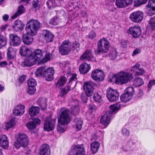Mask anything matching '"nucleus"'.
Returning a JSON list of instances; mask_svg holds the SVG:
<instances>
[{
    "instance_id": "nucleus-1",
    "label": "nucleus",
    "mask_w": 155,
    "mask_h": 155,
    "mask_svg": "<svg viewBox=\"0 0 155 155\" xmlns=\"http://www.w3.org/2000/svg\"><path fill=\"white\" fill-rule=\"evenodd\" d=\"M115 82L117 84H125L130 81L133 78V76L131 73L127 72L121 71L114 75Z\"/></svg>"
},
{
    "instance_id": "nucleus-2",
    "label": "nucleus",
    "mask_w": 155,
    "mask_h": 155,
    "mask_svg": "<svg viewBox=\"0 0 155 155\" xmlns=\"http://www.w3.org/2000/svg\"><path fill=\"white\" fill-rule=\"evenodd\" d=\"M40 27V22L37 20L31 19L27 23L25 30L26 32H30L32 35H35Z\"/></svg>"
},
{
    "instance_id": "nucleus-3",
    "label": "nucleus",
    "mask_w": 155,
    "mask_h": 155,
    "mask_svg": "<svg viewBox=\"0 0 155 155\" xmlns=\"http://www.w3.org/2000/svg\"><path fill=\"white\" fill-rule=\"evenodd\" d=\"M29 139L28 136L25 134H19L16 141L14 143V146L17 149L21 147H26L29 143Z\"/></svg>"
},
{
    "instance_id": "nucleus-4",
    "label": "nucleus",
    "mask_w": 155,
    "mask_h": 155,
    "mask_svg": "<svg viewBox=\"0 0 155 155\" xmlns=\"http://www.w3.org/2000/svg\"><path fill=\"white\" fill-rule=\"evenodd\" d=\"M97 49L95 51L96 54H102L107 52V40L105 38L100 39L97 43Z\"/></svg>"
},
{
    "instance_id": "nucleus-5",
    "label": "nucleus",
    "mask_w": 155,
    "mask_h": 155,
    "mask_svg": "<svg viewBox=\"0 0 155 155\" xmlns=\"http://www.w3.org/2000/svg\"><path fill=\"white\" fill-rule=\"evenodd\" d=\"M61 114L58 121L68 124L70 121L69 110L66 108L63 107L61 109Z\"/></svg>"
},
{
    "instance_id": "nucleus-6",
    "label": "nucleus",
    "mask_w": 155,
    "mask_h": 155,
    "mask_svg": "<svg viewBox=\"0 0 155 155\" xmlns=\"http://www.w3.org/2000/svg\"><path fill=\"white\" fill-rule=\"evenodd\" d=\"M71 47V42L68 40H65L59 47V52L62 55L67 54L70 51Z\"/></svg>"
},
{
    "instance_id": "nucleus-7",
    "label": "nucleus",
    "mask_w": 155,
    "mask_h": 155,
    "mask_svg": "<svg viewBox=\"0 0 155 155\" xmlns=\"http://www.w3.org/2000/svg\"><path fill=\"white\" fill-rule=\"evenodd\" d=\"M91 77L93 80L98 82L101 81L104 79V75L102 70L97 69L92 71Z\"/></svg>"
},
{
    "instance_id": "nucleus-8",
    "label": "nucleus",
    "mask_w": 155,
    "mask_h": 155,
    "mask_svg": "<svg viewBox=\"0 0 155 155\" xmlns=\"http://www.w3.org/2000/svg\"><path fill=\"white\" fill-rule=\"evenodd\" d=\"M70 154L71 155H84L85 150L84 145L81 144L72 147Z\"/></svg>"
},
{
    "instance_id": "nucleus-9",
    "label": "nucleus",
    "mask_w": 155,
    "mask_h": 155,
    "mask_svg": "<svg viewBox=\"0 0 155 155\" xmlns=\"http://www.w3.org/2000/svg\"><path fill=\"white\" fill-rule=\"evenodd\" d=\"M119 97L118 93L115 90L110 87L107 89V98L110 101L114 102L118 99Z\"/></svg>"
},
{
    "instance_id": "nucleus-10",
    "label": "nucleus",
    "mask_w": 155,
    "mask_h": 155,
    "mask_svg": "<svg viewBox=\"0 0 155 155\" xmlns=\"http://www.w3.org/2000/svg\"><path fill=\"white\" fill-rule=\"evenodd\" d=\"M143 14L140 11L135 12L131 13L130 16L131 21L135 23H139L143 19Z\"/></svg>"
},
{
    "instance_id": "nucleus-11",
    "label": "nucleus",
    "mask_w": 155,
    "mask_h": 155,
    "mask_svg": "<svg viewBox=\"0 0 155 155\" xmlns=\"http://www.w3.org/2000/svg\"><path fill=\"white\" fill-rule=\"evenodd\" d=\"M128 30L129 33L135 38H138L141 34L142 30L139 26H134L130 27Z\"/></svg>"
},
{
    "instance_id": "nucleus-12",
    "label": "nucleus",
    "mask_w": 155,
    "mask_h": 155,
    "mask_svg": "<svg viewBox=\"0 0 155 155\" xmlns=\"http://www.w3.org/2000/svg\"><path fill=\"white\" fill-rule=\"evenodd\" d=\"M55 119H51L50 117L46 118L45 122L44 129L47 131H50L53 130L54 127Z\"/></svg>"
},
{
    "instance_id": "nucleus-13",
    "label": "nucleus",
    "mask_w": 155,
    "mask_h": 155,
    "mask_svg": "<svg viewBox=\"0 0 155 155\" xmlns=\"http://www.w3.org/2000/svg\"><path fill=\"white\" fill-rule=\"evenodd\" d=\"M10 44L13 46H19L20 44L21 40L20 38L15 34H12L9 35Z\"/></svg>"
},
{
    "instance_id": "nucleus-14",
    "label": "nucleus",
    "mask_w": 155,
    "mask_h": 155,
    "mask_svg": "<svg viewBox=\"0 0 155 155\" xmlns=\"http://www.w3.org/2000/svg\"><path fill=\"white\" fill-rule=\"evenodd\" d=\"M83 89L87 96H91L94 91V88L92 84L90 82H86L83 84Z\"/></svg>"
},
{
    "instance_id": "nucleus-15",
    "label": "nucleus",
    "mask_w": 155,
    "mask_h": 155,
    "mask_svg": "<svg viewBox=\"0 0 155 155\" xmlns=\"http://www.w3.org/2000/svg\"><path fill=\"white\" fill-rule=\"evenodd\" d=\"M54 71L52 68H49L46 70H45L44 72V76L45 77L46 81H50L54 78Z\"/></svg>"
},
{
    "instance_id": "nucleus-16",
    "label": "nucleus",
    "mask_w": 155,
    "mask_h": 155,
    "mask_svg": "<svg viewBox=\"0 0 155 155\" xmlns=\"http://www.w3.org/2000/svg\"><path fill=\"white\" fill-rule=\"evenodd\" d=\"M50 150L48 145L44 144L40 147L39 155H50Z\"/></svg>"
},
{
    "instance_id": "nucleus-17",
    "label": "nucleus",
    "mask_w": 155,
    "mask_h": 155,
    "mask_svg": "<svg viewBox=\"0 0 155 155\" xmlns=\"http://www.w3.org/2000/svg\"><path fill=\"white\" fill-rule=\"evenodd\" d=\"M34 35H32L30 32H27V33L23 36V42L25 45H29L32 42L33 40L32 36Z\"/></svg>"
},
{
    "instance_id": "nucleus-18",
    "label": "nucleus",
    "mask_w": 155,
    "mask_h": 155,
    "mask_svg": "<svg viewBox=\"0 0 155 155\" xmlns=\"http://www.w3.org/2000/svg\"><path fill=\"white\" fill-rule=\"evenodd\" d=\"M25 107L23 105L16 106L13 110V114L16 116L22 115L25 112Z\"/></svg>"
},
{
    "instance_id": "nucleus-19",
    "label": "nucleus",
    "mask_w": 155,
    "mask_h": 155,
    "mask_svg": "<svg viewBox=\"0 0 155 155\" xmlns=\"http://www.w3.org/2000/svg\"><path fill=\"white\" fill-rule=\"evenodd\" d=\"M43 35L47 42H50L53 41V40L54 38V35L50 31L47 30H43Z\"/></svg>"
},
{
    "instance_id": "nucleus-20",
    "label": "nucleus",
    "mask_w": 155,
    "mask_h": 155,
    "mask_svg": "<svg viewBox=\"0 0 155 155\" xmlns=\"http://www.w3.org/2000/svg\"><path fill=\"white\" fill-rule=\"evenodd\" d=\"M93 57L92 51L91 50L87 49L81 56L80 59L83 61H90Z\"/></svg>"
},
{
    "instance_id": "nucleus-21",
    "label": "nucleus",
    "mask_w": 155,
    "mask_h": 155,
    "mask_svg": "<svg viewBox=\"0 0 155 155\" xmlns=\"http://www.w3.org/2000/svg\"><path fill=\"white\" fill-rule=\"evenodd\" d=\"M109 43L107 41V50L108 51V56L111 59L115 58L117 55V53L115 48L110 47Z\"/></svg>"
},
{
    "instance_id": "nucleus-22",
    "label": "nucleus",
    "mask_w": 155,
    "mask_h": 155,
    "mask_svg": "<svg viewBox=\"0 0 155 155\" xmlns=\"http://www.w3.org/2000/svg\"><path fill=\"white\" fill-rule=\"evenodd\" d=\"M9 142L8 138L4 135L0 137V146L3 148L6 149L8 147Z\"/></svg>"
},
{
    "instance_id": "nucleus-23",
    "label": "nucleus",
    "mask_w": 155,
    "mask_h": 155,
    "mask_svg": "<svg viewBox=\"0 0 155 155\" xmlns=\"http://www.w3.org/2000/svg\"><path fill=\"white\" fill-rule=\"evenodd\" d=\"M41 120L36 118L32 120V121L29 122L27 124V127L28 129L32 130L35 128L36 125H39L40 123Z\"/></svg>"
},
{
    "instance_id": "nucleus-24",
    "label": "nucleus",
    "mask_w": 155,
    "mask_h": 155,
    "mask_svg": "<svg viewBox=\"0 0 155 155\" xmlns=\"http://www.w3.org/2000/svg\"><path fill=\"white\" fill-rule=\"evenodd\" d=\"M90 65L86 63H84L79 67V70L81 73L84 74L87 73L91 69Z\"/></svg>"
},
{
    "instance_id": "nucleus-25",
    "label": "nucleus",
    "mask_w": 155,
    "mask_h": 155,
    "mask_svg": "<svg viewBox=\"0 0 155 155\" xmlns=\"http://www.w3.org/2000/svg\"><path fill=\"white\" fill-rule=\"evenodd\" d=\"M73 106L71 108V113L73 114L76 115L79 111L78 107V103L77 101H75L72 103Z\"/></svg>"
},
{
    "instance_id": "nucleus-26",
    "label": "nucleus",
    "mask_w": 155,
    "mask_h": 155,
    "mask_svg": "<svg viewBox=\"0 0 155 155\" xmlns=\"http://www.w3.org/2000/svg\"><path fill=\"white\" fill-rule=\"evenodd\" d=\"M39 107L32 106L29 109V114L31 117L36 116L39 114Z\"/></svg>"
},
{
    "instance_id": "nucleus-27",
    "label": "nucleus",
    "mask_w": 155,
    "mask_h": 155,
    "mask_svg": "<svg viewBox=\"0 0 155 155\" xmlns=\"http://www.w3.org/2000/svg\"><path fill=\"white\" fill-rule=\"evenodd\" d=\"M24 27V25L23 23L20 20H17L15 21L13 25L12 26V27L14 30L16 31L19 30H22Z\"/></svg>"
},
{
    "instance_id": "nucleus-28",
    "label": "nucleus",
    "mask_w": 155,
    "mask_h": 155,
    "mask_svg": "<svg viewBox=\"0 0 155 155\" xmlns=\"http://www.w3.org/2000/svg\"><path fill=\"white\" fill-rule=\"evenodd\" d=\"M47 100L45 98L40 97L37 101V104L42 110H44L47 107Z\"/></svg>"
},
{
    "instance_id": "nucleus-29",
    "label": "nucleus",
    "mask_w": 155,
    "mask_h": 155,
    "mask_svg": "<svg viewBox=\"0 0 155 155\" xmlns=\"http://www.w3.org/2000/svg\"><path fill=\"white\" fill-rule=\"evenodd\" d=\"M148 5L150 8L149 12V15H154L155 14V0H149Z\"/></svg>"
},
{
    "instance_id": "nucleus-30",
    "label": "nucleus",
    "mask_w": 155,
    "mask_h": 155,
    "mask_svg": "<svg viewBox=\"0 0 155 155\" xmlns=\"http://www.w3.org/2000/svg\"><path fill=\"white\" fill-rule=\"evenodd\" d=\"M16 51V49L9 47L8 49L7 53L8 58L9 59L14 58L15 56Z\"/></svg>"
},
{
    "instance_id": "nucleus-31",
    "label": "nucleus",
    "mask_w": 155,
    "mask_h": 155,
    "mask_svg": "<svg viewBox=\"0 0 155 155\" xmlns=\"http://www.w3.org/2000/svg\"><path fill=\"white\" fill-rule=\"evenodd\" d=\"M20 53L23 56H28L31 54V51L26 46H23L20 48Z\"/></svg>"
},
{
    "instance_id": "nucleus-32",
    "label": "nucleus",
    "mask_w": 155,
    "mask_h": 155,
    "mask_svg": "<svg viewBox=\"0 0 155 155\" xmlns=\"http://www.w3.org/2000/svg\"><path fill=\"white\" fill-rule=\"evenodd\" d=\"M58 122V125L57 126V130L60 133H63L65 131L67 128L66 125L68 124L62 122L61 121Z\"/></svg>"
},
{
    "instance_id": "nucleus-33",
    "label": "nucleus",
    "mask_w": 155,
    "mask_h": 155,
    "mask_svg": "<svg viewBox=\"0 0 155 155\" xmlns=\"http://www.w3.org/2000/svg\"><path fill=\"white\" fill-rule=\"evenodd\" d=\"M100 145L99 143L97 142H93L91 144V149L92 153H95L97 152Z\"/></svg>"
},
{
    "instance_id": "nucleus-34",
    "label": "nucleus",
    "mask_w": 155,
    "mask_h": 155,
    "mask_svg": "<svg viewBox=\"0 0 155 155\" xmlns=\"http://www.w3.org/2000/svg\"><path fill=\"white\" fill-rule=\"evenodd\" d=\"M52 57V54L49 52H46L45 56L41 59L39 62V64H41L48 61Z\"/></svg>"
},
{
    "instance_id": "nucleus-35",
    "label": "nucleus",
    "mask_w": 155,
    "mask_h": 155,
    "mask_svg": "<svg viewBox=\"0 0 155 155\" xmlns=\"http://www.w3.org/2000/svg\"><path fill=\"white\" fill-rule=\"evenodd\" d=\"M31 54L35 57L39 61L38 64H39V62L41 60V58L43 55V54L41 51L39 49H37L32 53L31 52Z\"/></svg>"
},
{
    "instance_id": "nucleus-36",
    "label": "nucleus",
    "mask_w": 155,
    "mask_h": 155,
    "mask_svg": "<svg viewBox=\"0 0 155 155\" xmlns=\"http://www.w3.org/2000/svg\"><path fill=\"white\" fill-rule=\"evenodd\" d=\"M147 27L151 31L155 30V16L153 18H151L148 21Z\"/></svg>"
},
{
    "instance_id": "nucleus-37",
    "label": "nucleus",
    "mask_w": 155,
    "mask_h": 155,
    "mask_svg": "<svg viewBox=\"0 0 155 155\" xmlns=\"http://www.w3.org/2000/svg\"><path fill=\"white\" fill-rule=\"evenodd\" d=\"M25 9L23 6L21 5L20 6L18 9L17 11L15 13L12 15V19H14L18 16L21 15L22 13L25 12Z\"/></svg>"
},
{
    "instance_id": "nucleus-38",
    "label": "nucleus",
    "mask_w": 155,
    "mask_h": 155,
    "mask_svg": "<svg viewBox=\"0 0 155 155\" xmlns=\"http://www.w3.org/2000/svg\"><path fill=\"white\" fill-rule=\"evenodd\" d=\"M132 97V96L130 94L124 93L120 96V99L122 102L125 103L130 101Z\"/></svg>"
},
{
    "instance_id": "nucleus-39",
    "label": "nucleus",
    "mask_w": 155,
    "mask_h": 155,
    "mask_svg": "<svg viewBox=\"0 0 155 155\" xmlns=\"http://www.w3.org/2000/svg\"><path fill=\"white\" fill-rule=\"evenodd\" d=\"M144 84V81L141 78L137 77H135L133 81V85L135 87H139Z\"/></svg>"
},
{
    "instance_id": "nucleus-40",
    "label": "nucleus",
    "mask_w": 155,
    "mask_h": 155,
    "mask_svg": "<svg viewBox=\"0 0 155 155\" xmlns=\"http://www.w3.org/2000/svg\"><path fill=\"white\" fill-rule=\"evenodd\" d=\"M58 0H48L46 4L49 9L56 7L58 6L57 2Z\"/></svg>"
},
{
    "instance_id": "nucleus-41",
    "label": "nucleus",
    "mask_w": 155,
    "mask_h": 155,
    "mask_svg": "<svg viewBox=\"0 0 155 155\" xmlns=\"http://www.w3.org/2000/svg\"><path fill=\"white\" fill-rule=\"evenodd\" d=\"M80 2H74L70 3L68 5V9L69 11H72L73 9H75L77 8H80L79 5H80Z\"/></svg>"
},
{
    "instance_id": "nucleus-42",
    "label": "nucleus",
    "mask_w": 155,
    "mask_h": 155,
    "mask_svg": "<svg viewBox=\"0 0 155 155\" xmlns=\"http://www.w3.org/2000/svg\"><path fill=\"white\" fill-rule=\"evenodd\" d=\"M75 123L74 127L77 130H80L82 127L83 122L81 118H76L74 120Z\"/></svg>"
},
{
    "instance_id": "nucleus-43",
    "label": "nucleus",
    "mask_w": 155,
    "mask_h": 155,
    "mask_svg": "<svg viewBox=\"0 0 155 155\" xmlns=\"http://www.w3.org/2000/svg\"><path fill=\"white\" fill-rule=\"evenodd\" d=\"M116 5L119 8H124L127 6L125 0H117Z\"/></svg>"
},
{
    "instance_id": "nucleus-44",
    "label": "nucleus",
    "mask_w": 155,
    "mask_h": 155,
    "mask_svg": "<svg viewBox=\"0 0 155 155\" xmlns=\"http://www.w3.org/2000/svg\"><path fill=\"white\" fill-rule=\"evenodd\" d=\"M45 68V67H41L38 68L35 72V74L36 77H40L44 76V72Z\"/></svg>"
},
{
    "instance_id": "nucleus-45",
    "label": "nucleus",
    "mask_w": 155,
    "mask_h": 155,
    "mask_svg": "<svg viewBox=\"0 0 155 155\" xmlns=\"http://www.w3.org/2000/svg\"><path fill=\"white\" fill-rule=\"evenodd\" d=\"M7 38L3 35H0V49L4 47L7 44Z\"/></svg>"
},
{
    "instance_id": "nucleus-46",
    "label": "nucleus",
    "mask_w": 155,
    "mask_h": 155,
    "mask_svg": "<svg viewBox=\"0 0 155 155\" xmlns=\"http://www.w3.org/2000/svg\"><path fill=\"white\" fill-rule=\"evenodd\" d=\"M67 81L66 78L62 76L58 79L56 84L57 87H59L64 85Z\"/></svg>"
},
{
    "instance_id": "nucleus-47",
    "label": "nucleus",
    "mask_w": 155,
    "mask_h": 155,
    "mask_svg": "<svg viewBox=\"0 0 155 155\" xmlns=\"http://www.w3.org/2000/svg\"><path fill=\"white\" fill-rule=\"evenodd\" d=\"M15 120L12 119L9 122H7L5 124V128L8 130L9 128L12 127L15 124Z\"/></svg>"
},
{
    "instance_id": "nucleus-48",
    "label": "nucleus",
    "mask_w": 155,
    "mask_h": 155,
    "mask_svg": "<svg viewBox=\"0 0 155 155\" xmlns=\"http://www.w3.org/2000/svg\"><path fill=\"white\" fill-rule=\"evenodd\" d=\"M120 107V105L119 103H117L113 105H111L110 106V111L113 112L116 110L119 109Z\"/></svg>"
},
{
    "instance_id": "nucleus-49",
    "label": "nucleus",
    "mask_w": 155,
    "mask_h": 155,
    "mask_svg": "<svg viewBox=\"0 0 155 155\" xmlns=\"http://www.w3.org/2000/svg\"><path fill=\"white\" fill-rule=\"evenodd\" d=\"M28 84L29 87H35L37 82L34 79L30 78L28 81Z\"/></svg>"
},
{
    "instance_id": "nucleus-50",
    "label": "nucleus",
    "mask_w": 155,
    "mask_h": 155,
    "mask_svg": "<svg viewBox=\"0 0 155 155\" xmlns=\"http://www.w3.org/2000/svg\"><path fill=\"white\" fill-rule=\"evenodd\" d=\"M70 87L71 85L68 84L66 88H63L61 90L60 96L63 97L64 94H66L70 90Z\"/></svg>"
},
{
    "instance_id": "nucleus-51",
    "label": "nucleus",
    "mask_w": 155,
    "mask_h": 155,
    "mask_svg": "<svg viewBox=\"0 0 155 155\" xmlns=\"http://www.w3.org/2000/svg\"><path fill=\"white\" fill-rule=\"evenodd\" d=\"M124 93L129 94H130L132 96L134 93V88L132 87H127L124 91Z\"/></svg>"
},
{
    "instance_id": "nucleus-52",
    "label": "nucleus",
    "mask_w": 155,
    "mask_h": 155,
    "mask_svg": "<svg viewBox=\"0 0 155 155\" xmlns=\"http://www.w3.org/2000/svg\"><path fill=\"white\" fill-rule=\"evenodd\" d=\"M100 123L104 126L105 127L107 125V114L105 113L102 116L100 120Z\"/></svg>"
},
{
    "instance_id": "nucleus-53",
    "label": "nucleus",
    "mask_w": 155,
    "mask_h": 155,
    "mask_svg": "<svg viewBox=\"0 0 155 155\" xmlns=\"http://www.w3.org/2000/svg\"><path fill=\"white\" fill-rule=\"evenodd\" d=\"M77 75L76 74H72V76L70 80L69 83L68 84L71 85V83H73L74 84H76V80L77 78H76Z\"/></svg>"
},
{
    "instance_id": "nucleus-54",
    "label": "nucleus",
    "mask_w": 155,
    "mask_h": 155,
    "mask_svg": "<svg viewBox=\"0 0 155 155\" xmlns=\"http://www.w3.org/2000/svg\"><path fill=\"white\" fill-rule=\"evenodd\" d=\"M93 99L94 101L98 102H100L101 101V97L98 93H95L93 96Z\"/></svg>"
},
{
    "instance_id": "nucleus-55",
    "label": "nucleus",
    "mask_w": 155,
    "mask_h": 155,
    "mask_svg": "<svg viewBox=\"0 0 155 155\" xmlns=\"http://www.w3.org/2000/svg\"><path fill=\"white\" fill-rule=\"evenodd\" d=\"M147 0H137L135 2L134 5L139 6L141 5H143L147 3Z\"/></svg>"
},
{
    "instance_id": "nucleus-56",
    "label": "nucleus",
    "mask_w": 155,
    "mask_h": 155,
    "mask_svg": "<svg viewBox=\"0 0 155 155\" xmlns=\"http://www.w3.org/2000/svg\"><path fill=\"white\" fill-rule=\"evenodd\" d=\"M24 64L26 66H31L34 65V64L32 63L31 60L29 59L28 56L26 60L24 61Z\"/></svg>"
},
{
    "instance_id": "nucleus-57",
    "label": "nucleus",
    "mask_w": 155,
    "mask_h": 155,
    "mask_svg": "<svg viewBox=\"0 0 155 155\" xmlns=\"http://www.w3.org/2000/svg\"><path fill=\"white\" fill-rule=\"evenodd\" d=\"M28 56V57L29 59L31 60V61L34 64L37 63L38 64L39 61L35 57L31 54Z\"/></svg>"
},
{
    "instance_id": "nucleus-58",
    "label": "nucleus",
    "mask_w": 155,
    "mask_h": 155,
    "mask_svg": "<svg viewBox=\"0 0 155 155\" xmlns=\"http://www.w3.org/2000/svg\"><path fill=\"white\" fill-rule=\"evenodd\" d=\"M79 43L77 41H74L71 44V48L73 50L79 48L80 46Z\"/></svg>"
},
{
    "instance_id": "nucleus-59",
    "label": "nucleus",
    "mask_w": 155,
    "mask_h": 155,
    "mask_svg": "<svg viewBox=\"0 0 155 155\" xmlns=\"http://www.w3.org/2000/svg\"><path fill=\"white\" fill-rule=\"evenodd\" d=\"M140 65L139 64H136L134 66H133L131 69L130 71L131 72H135V74L137 72V71H138V69H139V68L140 67Z\"/></svg>"
},
{
    "instance_id": "nucleus-60",
    "label": "nucleus",
    "mask_w": 155,
    "mask_h": 155,
    "mask_svg": "<svg viewBox=\"0 0 155 155\" xmlns=\"http://www.w3.org/2000/svg\"><path fill=\"white\" fill-rule=\"evenodd\" d=\"M38 0H33L32 3L33 7L36 9H39L40 5L38 4Z\"/></svg>"
},
{
    "instance_id": "nucleus-61",
    "label": "nucleus",
    "mask_w": 155,
    "mask_h": 155,
    "mask_svg": "<svg viewBox=\"0 0 155 155\" xmlns=\"http://www.w3.org/2000/svg\"><path fill=\"white\" fill-rule=\"evenodd\" d=\"M35 87H29L27 90V92L30 94H33L35 93Z\"/></svg>"
},
{
    "instance_id": "nucleus-62",
    "label": "nucleus",
    "mask_w": 155,
    "mask_h": 155,
    "mask_svg": "<svg viewBox=\"0 0 155 155\" xmlns=\"http://www.w3.org/2000/svg\"><path fill=\"white\" fill-rule=\"evenodd\" d=\"M122 133L124 136L126 137H128L130 134L129 131L125 128H124L122 129Z\"/></svg>"
},
{
    "instance_id": "nucleus-63",
    "label": "nucleus",
    "mask_w": 155,
    "mask_h": 155,
    "mask_svg": "<svg viewBox=\"0 0 155 155\" xmlns=\"http://www.w3.org/2000/svg\"><path fill=\"white\" fill-rule=\"evenodd\" d=\"M144 71L141 68H139L135 74L136 76L141 75L144 74Z\"/></svg>"
},
{
    "instance_id": "nucleus-64",
    "label": "nucleus",
    "mask_w": 155,
    "mask_h": 155,
    "mask_svg": "<svg viewBox=\"0 0 155 155\" xmlns=\"http://www.w3.org/2000/svg\"><path fill=\"white\" fill-rule=\"evenodd\" d=\"M155 84V80H150L148 84V90L151 88L152 86L153 85Z\"/></svg>"
}]
</instances>
